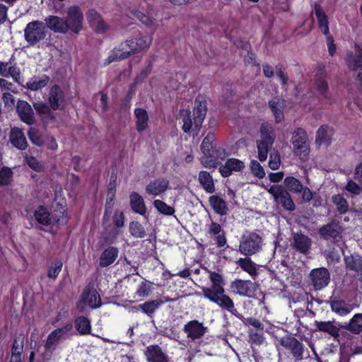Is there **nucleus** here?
Returning a JSON list of instances; mask_svg holds the SVG:
<instances>
[{
  "label": "nucleus",
  "mask_w": 362,
  "mask_h": 362,
  "mask_svg": "<svg viewBox=\"0 0 362 362\" xmlns=\"http://www.w3.org/2000/svg\"><path fill=\"white\" fill-rule=\"evenodd\" d=\"M206 101L202 96L196 98L193 114L192 115L189 110L182 112L183 126L182 129L185 133L191 130L199 131L203 121L206 115Z\"/></svg>",
  "instance_id": "1"
},
{
  "label": "nucleus",
  "mask_w": 362,
  "mask_h": 362,
  "mask_svg": "<svg viewBox=\"0 0 362 362\" xmlns=\"http://www.w3.org/2000/svg\"><path fill=\"white\" fill-rule=\"evenodd\" d=\"M273 127L269 124H262L260 127V139L257 140L258 158L260 161L266 160L269 149L275 140Z\"/></svg>",
  "instance_id": "2"
},
{
  "label": "nucleus",
  "mask_w": 362,
  "mask_h": 362,
  "mask_svg": "<svg viewBox=\"0 0 362 362\" xmlns=\"http://www.w3.org/2000/svg\"><path fill=\"white\" fill-rule=\"evenodd\" d=\"M262 237L255 232H245L240 240L239 252L245 256L253 255L260 251Z\"/></svg>",
  "instance_id": "3"
},
{
  "label": "nucleus",
  "mask_w": 362,
  "mask_h": 362,
  "mask_svg": "<svg viewBox=\"0 0 362 362\" xmlns=\"http://www.w3.org/2000/svg\"><path fill=\"white\" fill-rule=\"evenodd\" d=\"M45 37L46 26L42 21H33L28 23L24 29V38L30 46L37 45Z\"/></svg>",
  "instance_id": "4"
},
{
  "label": "nucleus",
  "mask_w": 362,
  "mask_h": 362,
  "mask_svg": "<svg viewBox=\"0 0 362 362\" xmlns=\"http://www.w3.org/2000/svg\"><path fill=\"white\" fill-rule=\"evenodd\" d=\"M215 146V135L209 132L204 137L201 145V150L204 154L201 158V163L206 168H216L220 163L217 158H213Z\"/></svg>",
  "instance_id": "5"
},
{
  "label": "nucleus",
  "mask_w": 362,
  "mask_h": 362,
  "mask_svg": "<svg viewBox=\"0 0 362 362\" xmlns=\"http://www.w3.org/2000/svg\"><path fill=\"white\" fill-rule=\"evenodd\" d=\"M267 192L272 195L274 202L281 204L285 210L289 211L295 210L296 206L291 196L284 186L281 185H272L267 189Z\"/></svg>",
  "instance_id": "6"
},
{
  "label": "nucleus",
  "mask_w": 362,
  "mask_h": 362,
  "mask_svg": "<svg viewBox=\"0 0 362 362\" xmlns=\"http://www.w3.org/2000/svg\"><path fill=\"white\" fill-rule=\"evenodd\" d=\"M292 143L295 154L301 160L305 159L309 152V144L306 133L303 129L298 128L294 132Z\"/></svg>",
  "instance_id": "7"
},
{
  "label": "nucleus",
  "mask_w": 362,
  "mask_h": 362,
  "mask_svg": "<svg viewBox=\"0 0 362 362\" xmlns=\"http://www.w3.org/2000/svg\"><path fill=\"white\" fill-rule=\"evenodd\" d=\"M83 14L78 6H70L67 10L65 22L67 24L68 32L78 34L83 28Z\"/></svg>",
  "instance_id": "8"
},
{
  "label": "nucleus",
  "mask_w": 362,
  "mask_h": 362,
  "mask_svg": "<svg viewBox=\"0 0 362 362\" xmlns=\"http://www.w3.org/2000/svg\"><path fill=\"white\" fill-rule=\"evenodd\" d=\"M206 298L218 305L221 309L226 310L232 315H238V310L235 308L233 300L223 292L221 294H213L211 291H206Z\"/></svg>",
  "instance_id": "9"
},
{
  "label": "nucleus",
  "mask_w": 362,
  "mask_h": 362,
  "mask_svg": "<svg viewBox=\"0 0 362 362\" xmlns=\"http://www.w3.org/2000/svg\"><path fill=\"white\" fill-rule=\"evenodd\" d=\"M280 344L291 351L293 356L298 361L303 358L304 345L296 338L286 335L279 340Z\"/></svg>",
  "instance_id": "10"
},
{
  "label": "nucleus",
  "mask_w": 362,
  "mask_h": 362,
  "mask_svg": "<svg viewBox=\"0 0 362 362\" xmlns=\"http://www.w3.org/2000/svg\"><path fill=\"white\" fill-rule=\"evenodd\" d=\"M84 305L91 308H97L101 305V299L95 289H86L81 294L77 308L80 312L84 311Z\"/></svg>",
  "instance_id": "11"
},
{
  "label": "nucleus",
  "mask_w": 362,
  "mask_h": 362,
  "mask_svg": "<svg viewBox=\"0 0 362 362\" xmlns=\"http://www.w3.org/2000/svg\"><path fill=\"white\" fill-rule=\"evenodd\" d=\"M62 214L61 218H55L54 216H51L49 211L44 206H39L34 212L35 220L40 224L43 226H48L52 223L53 221L57 224H64L67 221L66 216Z\"/></svg>",
  "instance_id": "12"
},
{
  "label": "nucleus",
  "mask_w": 362,
  "mask_h": 362,
  "mask_svg": "<svg viewBox=\"0 0 362 362\" xmlns=\"http://www.w3.org/2000/svg\"><path fill=\"white\" fill-rule=\"evenodd\" d=\"M72 324L69 322L66 323L61 328L52 331L47 338L45 345L46 351H52L55 349L57 344L72 329Z\"/></svg>",
  "instance_id": "13"
},
{
  "label": "nucleus",
  "mask_w": 362,
  "mask_h": 362,
  "mask_svg": "<svg viewBox=\"0 0 362 362\" xmlns=\"http://www.w3.org/2000/svg\"><path fill=\"white\" fill-rule=\"evenodd\" d=\"M207 327L197 320L188 322L184 325L183 332L191 341L201 339L206 332Z\"/></svg>",
  "instance_id": "14"
},
{
  "label": "nucleus",
  "mask_w": 362,
  "mask_h": 362,
  "mask_svg": "<svg viewBox=\"0 0 362 362\" xmlns=\"http://www.w3.org/2000/svg\"><path fill=\"white\" fill-rule=\"evenodd\" d=\"M346 62L349 68L356 73V82L362 88V49L356 48L355 54L349 55Z\"/></svg>",
  "instance_id": "15"
},
{
  "label": "nucleus",
  "mask_w": 362,
  "mask_h": 362,
  "mask_svg": "<svg viewBox=\"0 0 362 362\" xmlns=\"http://www.w3.org/2000/svg\"><path fill=\"white\" fill-rule=\"evenodd\" d=\"M311 282L315 290H321L327 286L330 280L328 270L324 267L315 269L310 273Z\"/></svg>",
  "instance_id": "16"
},
{
  "label": "nucleus",
  "mask_w": 362,
  "mask_h": 362,
  "mask_svg": "<svg viewBox=\"0 0 362 362\" xmlns=\"http://www.w3.org/2000/svg\"><path fill=\"white\" fill-rule=\"evenodd\" d=\"M208 274L211 286V287L202 288L203 296L206 298V295L207 293L206 291H211L213 294H221L223 292H225V282L222 274L209 270H208Z\"/></svg>",
  "instance_id": "17"
},
{
  "label": "nucleus",
  "mask_w": 362,
  "mask_h": 362,
  "mask_svg": "<svg viewBox=\"0 0 362 362\" xmlns=\"http://www.w3.org/2000/svg\"><path fill=\"white\" fill-rule=\"evenodd\" d=\"M130 54H132V53L127 41H125L110 52L108 57L105 59L104 64L107 65L112 62L127 59Z\"/></svg>",
  "instance_id": "18"
},
{
  "label": "nucleus",
  "mask_w": 362,
  "mask_h": 362,
  "mask_svg": "<svg viewBox=\"0 0 362 362\" xmlns=\"http://www.w3.org/2000/svg\"><path fill=\"white\" fill-rule=\"evenodd\" d=\"M313 244L312 239L301 233H296L293 236L291 247L300 254L307 255L310 252Z\"/></svg>",
  "instance_id": "19"
},
{
  "label": "nucleus",
  "mask_w": 362,
  "mask_h": 362,
  "mask_svg": "<svg viewBox=\"0 0 362 362\" xmlns=\"http://www.w3.org/2000/svg\"><path fill=\"white\" fill-rule=\"evenodd\" d=\"M18 117L25 124L32 125L35 122L34 112L30 105L25 100H18L16 105Z\"/></svg>",
  "instance_id": "20"
},
{
  "label": "nucleus",
  "mask_w": 362,
  "mask_h": 362,
  "mask_svg": "<svg viewBox=\"0 0 362 362\" xmlns=\"http://www.w3.org/2000/svg\"><path fill=\"white\" fill-rule=\"evenodd\" d=\"M45 26L54 33L66 34L68 33L65 18L57 16H48L45 19Z\"/></svg>",
  "instance_id": "21"
},
{
  "label": "nucleus",
  "mask_w": 362,
  "mask_h": 362,
  "mask_svg": "<svg viewBox=\"0 0 362 362\" xmlns=\"http://www.w3.org/2000/svg\"><path fill=\"white\" fill-rule=\"evenodd\" d=\"M254 284L251 281L236 279L230 284L233 291L240 296L251 297L253 295Z\"/></svg>",
  "instance_id": "22"
},
{
  "label": "nucleus",
  "mask_w": 362,
  "mask_h": 362,
  "mask_svg": "<svg viewBox=\"0 0 362 362\" xmlns=\"http://www.w3.org/2000/svg\"><path fill=\"white\" fill-rule=\"evenodd\" d=\"M132 54L142 52L149 47L152 42L150 35H141L127 40Z\"/></svg>",
  "instance_id": "23"
},
{
  "label": "nucleus",
  "mask_w": 362,
  "mask_h": 362,
  "mask_svg": "<svg viewBox=\"0 0 362 362\" xmlns=\"http://www.w3.org/2000/svg\"><path fill=\"white\" fill-rule=\"evenodd\" d=\"M169 180L166 178H158L151 181L146 186V192L153 196H159L163 194L169 187Z\"/></svg>",
  "instance_id": "24"
},
{
  "label": "nucleus",
  "mask_w": 362,
  "mask_h": 362,
  "mask_svg": "<svg viewBox=\"0 0 362 362\" xmlns=\"http://www.w3.org/2000/svg\"><path fill=\"white\" fill-rule=\"evenodd\" d=\"M0 76L4 78L11 77L15 82L21 83L20 69L11 62H0Z\"/></svg>",
  "instance_id": "25"
},
{
  "label": "nucleus",
  "mask_w": 362,
  "mask_h": 362,
  "mask_svg": "<svg viewBox=\"0 0 362 362\" xmlns=\"http://www.w3.org/2000/svg\"><path fill=\"white\" fill-rule=\"evenodd\" d=\"M245 168V163L237 158H230L226 160L225 164L220 167L219 171L222 176L226 177L231 175L233 172H240Z\"/></svg>",
  "instance_id": "26"
},
{
  "label": "nucleus",
  "mask_w": 362,
  "mask_h": 362,
  "mask_svg": "<svg viewBox=\"0 0 362 362\" xmlns=\"http://www.w3.org/2000/svg\"><path fill=\"white\" fill-rule=\"evenodd\" d=\"M148 362H168V357L160 346H149L145 352Z\"/></svg>",
  "instance_id": "27"
},
{
  "label": "nucleus",
  "mask_w": 362,
  "mask_h": 362,
  "mask_svg": "<svg viewBox=\"0 0 362 362\" xmlns=\"http://www.w3.org/2000/svg\"><path fill=\"white\" fill-rule=\"evenodd\" d=\"M87 20L90 26L98 33H103L107 29L100 15L95 10H89L86 14Z\"/></svg>",
  "instance_id": "28"
},
{
  "label": "nucleus",
  "mask_w": 362,
  "mask_h": 362,
  "mask_svg": "<svg viewBox=\"0 0 362 362\" xmlns=\"http://www.w3.org/2000/svg\"><path fill=\"white\" fill-rule=\"evenodd\" d=\"M209 233L214 236L216 245L218 247H222L226 244V238L224 230L221 228L219 223L212 222L209 226Z\"/></svg>",
  "instance_id": "29"
},
{
  "label": "nucleus",
  "mask_w": 362,
  "mask_h": 362,
  "mask_svg": "<svg viewBox=\"0 0 362 362\" xmlns=\"http://www.w3.org/2000/svg\"><path fill=\"white\" fill-rule=\"evenodd\" d=\"M64 95L59 86H53L49 90V103L51 108L56 110L59 108L64 101Z\"/></svg>",
  "instance_id": "30"
},
{
  "label": "nucleus",
  "mask_w": 362,
  "mask_h": 362,
  "mask_svg": "<svg viewBox=\"0 0 362 362\" xmlns=\"http://www.w3.org/2000/svg\"><path fill=\"white\" fill-rule=\"evenodd\" d=\"M269 107L271 108L276 119V122H281L284 117V110L286 107V102L284 99L274 98L269 103Z\"/></svg>",
  "instance_id": "31"
},
{
  "label": "nucleus",
  "mask_w": 362,
  "mask_h": 362,
  "mask_svg": "<svg viewBox=\"0 0 362 362\" xmlns=\"http://www.w3.org/2000/svg\"><path fill=\"white\" fill-rule=\"evenodd\" d=\"M314 12L317 19L320 30L325 35H328L329 33V23L327 16L325 11L320 4H315L314 6Z\"/></svg>",
  "instance_id": "32"
},
{
  "label": "nucleus",
  "mask_w": 362,
  "mask_h": 362,
  "mask_svg": "<svg viewBox=\"0 0 362 362\" xmlns=\"http://www.w3.org/2000/svg\"><path fill=\"white\" fill-rule=\"evenodd\" d=\"M118 249L115 247H109L105 249L100 257V265L106 267L112 264L118 257Z\"/></svg>",
  "instance_id": "33"
},
{
  "label": "nucleus",
  "mask_w": 362,
  "mask_h": 362,
  "mask_svg": "<svg viewBox=\"0 0 362 362\" xmlns=\"http://www.w3.org/2000/svg\"><path fill=\"white\" fill-rule=\"evenodd\" d=\"M10 140L11 144L18 149L23 150L27 147V141L23 132L18 128H13L11 131Z\"/></svg>",
  "instance_id": "34"
},
{
  "label": "nucleus",
  "mask_w": 362,
  "mask_h": 362,
  "mask_svg": "<svg viewBox=\"0 0 362 362\" xmlns=\"http://www.w3.org/2000/svg\"><path fill=\"white\" fill-rule=\"evenodd\" d=\"M136 117V129L138 132H144L148 124V115L143 108H136L134 110Z\"/></svg>",
  "instance_id": "35"
},
{
  "label": "nucleus",
  "mask_w": 362,
  "mask_h": 362,
  "mask_svg": "<svg viewBox=\"0 0 362 362\" xmlns=\"http://www.w3.org/2000/svg\"><path fill=\"white\" fill-rule=\"evenodd\" d=\"M129 198L132 210L141 215H144L146 212V207L142 197L134 192L130 194Z\"/></svg>",
  "instance_id": "36"
},
{
  "label": "nucleus",
  "mask_w": 362,
  "mask_h": 362,
  "mask_svg": "<svg viewBox=\"0 0 362 362\" xmlns=\"http://www.w3.org/2000/svg\"><path fill=\"white\" fill-rule=\"evenodd\" d=\"M332 311L340 316H345L352 310L351 305L341 300H333L330 303Z\"/></svg>",
  "instance_id": "37"
},
{
  "label": "nucleus",
  "mask_w": 362,
  "mask_h": 362,
  "mask_svg": "<svg viewBox=\"0 0 362 362\" xmlns=\"http://www.w3.org/2000/svg\"><path fill=\"white\" fill-rule=\"evenodd\" d=\"M320 235L325 238H334L341 233V227L336 223L327 224L320 228Z\"/></svg>",
  "instance_id": "38"
},
{
  "label": "nucleus",
  "mask_w": 362,
  "mask_h": 362,
  "mask_svg": "<svg viewBox=\"0 0 362 362\" xmlns=\"http://www.w3.org/2000/svg\"><path fill=\"white\" fill-rule=\"evenodd\" d=\"M346 267L362 275V257L358 255H351L344 259Z\"/></svg>",
  "instance_id": "39"
},
{
  "label": "nucleus",
  "mask_w": 362,
  "mask_h": 362,
  "mask_svg": "<svg viewBox=\"0 0 362 362\" xmlns=\"http://www.w3.org/2000/svg\"><path fill=\"white\" fill-rule=\"evenodd\" d=\"M50 78L47 75H42L41 76H35L32 78H30L27 83H26V88L28 89H30L31 90H38L42 89V88L45 87Z\"/></svg>",
  "instance_id": "40"
},
{
  "label": "nucleus",
  "mask_w": 362,
  "mask_h": 362,
  "mask_svg": "<svg viewBox=\"0 0 362 362\" xmlns=\"http://www.w3.org/2000/svg\"><path fill=\"white\" fill-rule=\"evenodd\" d=\"M199 181L206 192L213 193L215 191L213 178L208 172L201 171L199 173Z\"/></svg>",
  "instance_id": "41"
},
{
  "label": "nucleus",
  "mask_w": 362,
  "mask_h": 362,
  "mask_svg": "<svg viewBox=\"0 0 362 362\" xmlns=\"http://www.w3.org/2000/svg\"><path fill=\"white\" fill-rule=\"evenodd\" d=\"M209 201L216 213L220 215L226 214L228 208L225 201L222 198L218 196H211Z\"/></svg>",
  "instance_id": "42"
},
{
  "label": "nucleus",
  "mask_w": 362,
  "mask_h": 362,
  "mask_svg": "<svg viewBox=\"0 0 362 362\" xmlns=\"http://www.w3.org/2000/svg\"><path fill=\"white\" fill-rule=\"evenodd\" d=\"M285 188L288 191L293 193H300L303 189V185L301 182L292 176L286 177L284 181Z\"/></svg>",
  "instance_id": "43"
},
{
  "label": "nucleus",
  "mask_w": 362,
  "mask_h": 362,
  "mask_svg": "<svg viewBox=\"0 0 362 362\" xmlns=\"http://www.w3.org/2000/svg\"><path fill=\"white\" fill-rule=\"evenodd\" d=\"M317 328L324 332H327L332 337L339 336V329L336 327L331 321L315 322Z\"/></svg>",
  "instance_id": "44"
},
{
  "label": "nucleus",
  "mask_w": 362,
  "mask_h": 362,
  "mask_svg": "<svg viewBox=\"0 0 362 362\" xmlns=\"http://www.w3.org/2000/svg\"><path fill=\"white\" fill-rule=\"evenodd\" d=\"M237 264L245 272L248 273L252 277H255L257 274L255 264L250 258H240Z\"/></svg>",
  "instance_id": "45"
},
{
  "label": "nucleus",
  "mask_w": 362,
  "mask_h": 362,
  "mask_svg": "<svg viewBox=\"0 0 362 362\" xmlns=\"http://www.w3.org/2000/svg\"><path fill=\"white\" fill-rule=\"evenodd\" d=\"M163 303L161 300H153L147 301L143 304L138 305V308L141 309L145 314L151 315Z\"/></svg>",
  "instance_id": "46"
},
{
  "label": "nucleus",
  "mask_w": 362,
  "mask_h": 362,
  "mask_svg": "<svg viewBox=\"0 0 362 362\" xmlns=\"http://www.w3.org/2000/svg\"><path fill=\"white\" fill-rule=\"evenodd\" d=\"M75 327L81 334H88L90 332V322L85 317H79L75 320Z\"/></svg>",
  "instance_id": "47"
},
{
  "label": "nucleus",
  "mask_w": 362,
  "mask_h": 362,
  "mask_svg": "<svg viewBox=\"0 0 362 362\" xmlns=\"http://www.w3.org/2000/svg\"><path fill=\"white\" fill-rule=\"evenodd\" d=\"M346 329L356 334L361 332L362 331V314H356L351 318Z\"/></svg>",
  "instance_id": "48"
},
{
  "label": "nucleus",
  "mask_w": 362,
  "mask_h": 362,
  "mask_svg": "<svg viewBox=\"0 0 362 362\" xmlns=\"http://www.w3.org/2000/svg\"><path fill=\"white\" fill-rule=\"evenodd\" d=\"M28 138L30 141L38 146H44L45 137L38 129L35 128H30L28 132Z\"/></svg>",
  "instance_id": "49"
},
{
  "label": "nucleus",
  "mask_w": 362,
  "mask_h": 362,
  "mask_svg": "<svg viewBox=\"0 0 362 362\" xmlns=\"http://www.w3.org/2000/svg\"><path fill=\"white\" fill-rule=\"evenodd\" d=\"M153 206L160 214L165 216H171L175 213V209L162 200L156 199L153 202Z\"/></svg>",
  "instance_id": "50"
},
{
  "label": "nucleus",
  "mask_w": 362,
  "mask_h": 362,
  "mask_svg": "<svg viewBox=\"0 0 362 362\" xmlns=\"http://www.w3.org/2000/svg\"><path fill=\"white\" fill-rule=\"evenodd\" d=\"M63 263L61 260H55L47 267V276L52 279H56L61 272Z\"/></svg>",
  "instance_id": "51"
},
{
  "label": "nucleus",
  "mask_w": 362,
  "mask_h": 362,
  "mask_svg": "<svg viewBox=\"0 0 362 362\" xmlns=\"http://www.w3.org/2000/svg\"><path fill=\"white\" fill-rule=\"evenodd\" d=\"M332 200L336 205L337 210L340 214H344L348 211V202L341 194H335L332 196Z\"/></svg>",
  "instance_id": "52"
},
{
  "label": "nucleus",
  "mask_w": 362,
  "mask_h": 362,
  "mask_svg": "<svg viewBox=\"0 0 362 362\" xmlns=\"http://www.w3.org/2000/svg\"><path fill=\"white\" fill-rule=\"evenodd\" d=\"M129 231L135 238H141L146 235V230L144 228L141 223L136 221H132L130 223Z\"/></svg>",
  "instance_id": "53"
},
{
  "label": "nucleus",
  "mask_w": 362,
  "mask_h": 362,
  "mask_svg": "<svg viewBox=\"0 0 362 362\" xmlns=\"http://www.w3.org/2000/svg\"><path fill=\"white\" fill-rule=\"evenodd\" d=\"M13 177V171L8 167H4L0 170V185L6 186L11 183Z\"/></svg>",
  "instance_id": "54"
},
{
  "label": "nucleus",
  "mask_w": 362,
  "mask_h": 362,
  "mask_svg": "<svg viewBox=\"0 0 362 362\" xmlns=\"http://www.w3.org/2000/svg\"><path fill=\"white\" fill-rule=\"evenodd\" d=\"M250 168L252 173L257 177L262 179L265 176V172L259 163L255 160L250 162Z\"/></svg>",
  "instance_id": "55"
},
{
  "label": "nucleus",
  "mask_w": 362,
  "mask_h": 362,
  "mask_svg": "<svg viewBox=\"0 0 362 362\" xmlns=\"http://www.w3.org/2000/svg\"><path fill=\"white\" fill-rule=\"evenodd\" d=\"M316 87L318 92L327 98V83L325 79V76L321 73L317 78Z\"/></svg>",
  "instance_id": "56"
},
{
  "label": "nucleus",
  "mask_w": 362,
  "mask_h": 362,
  "mask_svg": "<svg viewBox=\"0 0 362 362\" xmlns=\"http://www.w3.org/2000/svg\"><path fill=\"white\" fill-rule=\"evenodd\" d=\"M151 282L142 281L138 286L136 294L139 297H147L151 290Z\"/></svg>",
  "instance_id": "57"
},
{
  "label": "nucleus",
  "mask_w": 362,
  "mask_h": 362,
  "mask_svg": "<svg viewBox=\"0 0 362 362\" xmlns=\"http://www.w3.org/2000/svg\"><path fill=\"white\" fill-rule=\"evenodd\" d=\"M345 189L353 195H359L362 192V187L353 180H349Z\"/></svg>",
  "instance_id": "58"
},
{
  "label": "nucleus",
  "mask_w": 362,
  "mask_h": 362,
  "mask_svg": "<svg viewBox=\"0 0 362 362\" xmlns=\"http://www.w3.org/2000/svg\"><path fill=\"white\" fill-rule=\"evenodd\" d=\"M281 164L280 156L278 153H272L269 157V166L272 170L279 169Z\"/></svg>",
  "instance_id": "59"
},
{
  "label": "nucleus",
  "mask_w": 362,
  "mask_h": 362,
  "mask_svg": "<svg viewBox=\"0 0 362 362\" xmlns=\"http://www.w3.org/2000/svg\"><path fill=\"white\" fill-rule=\"evenodd\" d=\"M327 141V127L322 126L317 132L316 142L322 144Z\"/></svg>",
  "instance_id": "60"
},
{
  "label": "nucleus",
  "mask_w": 362,
  "mask_h": 362,
  "mask_svg": "<svg viewBox=\"0 0 362 362\" xmlns=\"http://www.w3.org/2000/svg\"><path fill=\"white\" fill-rule=\"evenodd\" d=\"M25 161L27 164L35 171H40L42 170V165L40 164L38 160L32 156L26 155Z\"/></svg>",
  "instance_id": "61"
},
{
  "label": "nucleus",
  "mask_w": 362,
  "mask_h": 362,
  "mask_svg": "<svg viewBox=\"0 0 362 362\" xmlns=\"http://www.w3.org/2000/svg\"><path fill=\"white\" fill-rule=\"evenodd\" d=\"M0 88L2 90L11 91L12 93H17L13 84L8 80L1 78H0Z\"/></svg>",
  "instance_id": "62"
},
{
  "label": "nucleus",
  "mask_w": 362,
  "mask_h": 362,
  "mask_svg": "<svg viewBox=\"0 0 362 362\" xmlns=\"http://www.w3.org/2000/svg\"><path fill=\"white\" fill-rule=\"evenodd\" d=\"M33 107L39 114H46L49 112V106L42 102L35 103Z\"/></svg>",
  "instance_id": "63"
},
{
  "label": "nucleus",
  "mask_w": 362,
  "mask_h": 362,
  "mask_svg": "<svg viewBox=\"0 0 362 362\" xmlns=\"http://www.w3.org/2000/svg\"><path fill=\"white\" fill-rule=\"evenodd\" d=\"M124 216L121 211H116L113 216V222L117 228L122 227L124 225Z\"/></svg>",
  "instance_id": "64"
}]
</instances>
